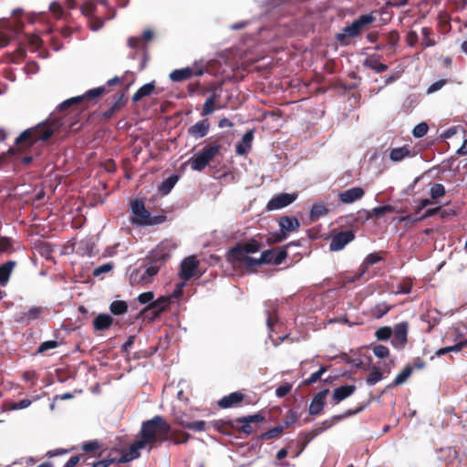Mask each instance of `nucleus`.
Returning a JSON list of instances; mask_svg holds the SVG:
<instances>
[{
	"label": "nucleus",
	"instance_id": "nucleus-50",
	"mask_svg": "<svg viewBox=\"0 0 467 467\" xmlns=\"http://www.w3.org/2000/svg\"><path fill=\"white\" fill-rule=\"evenodd\" d=\"M327 371V367H321L317 371L311 374V376L303 381V385L309 386L317 382L322 375Z\"/></svg>",
	"mask_w": 467,
	"mask_h": 467
},
{
	"label": "nucleus",
	"instance_id": "nucleus-56",
	"mask_svg": "<svg viewBox=\"0 0 467 467\" xmlns=\"http://www.w3.org/2000/svg\"><path fill=\"white\" fill-rule=\"evenodd\" d=\"M100 447L101 445L98 441H89L82 444V450L88 453L99 451Z\"/></svg>",
	"mask_w": 467,
	"mask_h": 467
},
{
	"label": "nucleus",
	"instance_id": "nucleus-30",
	"mask_svg": "<svg viewBox=\"0 0 467 467\" xmlns=\"http://www.w3.org/2000/svg\"><path fill=\"white\" fill-rule=\"evenodd\" d=\"M265 252H269L266 259L267 261H264V264H271L275 265H279L283 263V261L287 256V252L285 251V247H280L278 251L276 252L274 249H268Z\"/></svg>",
	"mask_w": 467,
	"mask_h": 467
},
{
	"label": "nucleus",
	"instance_id": "nucleus-35",
	"mask_svg": "<svg viewBox=\"0 0 467 467\" xmlns=\"http://www.w3.org/2000/svg\"><path fill=\"white\" fill-rule=\"evenodd\" d=\"M211 425L214 430L226 435L231 434L235 428L234 420H218L211 422Z\"/></svg>",
	"mask_w": 467,
	"mask_h": 467
},
{
	"label": "nucleus",
	"instance_id": "nucleus-63",
	"mask_svg": "<svg viewBox=\"0 0 467 467\" xmlns=\"http://www.w3.org/2000/svg\"><path fill=\"white\" fill-rule=\"evenodd\" d=\"M49 10L57 19L62 17L63 8L57 2L51 3L49 5Z\"/></svg>",
	"mask_w": 467,
	"mask_h": 467
},
{
	"label": "nucleus",
	"instance_id": "nucleus-27",
	"mask_svg": "<svg viewBox=\"0 0 467 467\" xmlns=\"http://www.w3.org/2000/svg\"><path fill=\"white\" fill-rule=\"evenodd\" d=\"M364 194L365 192L361 187H353L351 189L339 192L338 200L342 203L348 204L361 199L364 196Z\"/></svg>",
	"mask_w": 467,
	"mask_h": 467
},
{
	"label": "nucleus",
	"instance_id": "nucleus-18",
	"mask_svg": "<svg viewBox=\"0 0 467 467\" xmlns=\"http://www.w3.org/2000/svg\"><path fill=\"white\" fill-rule=\"evenodd\" d=\"M382 260H383V258H382V256H380V253H371V254H368L366 256V258L364 259V261L362 262V264L358 269V273L354 277L349 278L348 280V282L353 283L356 280H358L359 278H361L364 275V274L367 272V270L371 265H373Z\"/></svg>",
	"mask_w": 467,
	"mask_h": 467
},
{
	"label": "nucleus",
	"instance_id": "nucleus-28",
	"mask_svg": "<svg viewBox=\"0 0 467 467\" xmlns=\"http://www.w3.org/2000/svg\"><path fill=\"white\" fill-rule=\"evenodd\" d=\"M244 399V395L241 391L232 392L223 397L218 401V406L222 409H228L239 405Z\"/></svg>",
	"mask_w": 467,
	"mask_h": 467
},
{
	"label": "nucleus",
	"instance_id": "nucleus-23",
	"mask_svg": "<svg viewBox=\"0 0 467 467\" xmlns=\"http://www.w3.org/2000/svg\"><path fill=\"white\" fill-rule=\"evenodd\" d=\"M171 305V298L169 296H161L155 301H152L142 311L147 314L148 311H156L155 316H161V313L169 310Z\"/></svg>",
	"mask_w": 467,
	"mask_h": 467
},
{
	"label": "nucleus",
	"instance_id": "nucleus-31",
	"mask_svg": "<svg viewBox=\"0 0 467 467\" xmlns=\"http://www.w3.org/2000/svg\"><path fill=\"white\" fill-rule=\"evenodd\" d=\"M254 139V131L248 130L245 132L242 138L241 142H239L235 147V151L238 155H245L249 152L252 148V141Z\"/></svg>",
	"mask_w": 467,
	"mask_h": 467
},
{
	"label": "nucleus",
	"instance_id": "nucleus-57",
	"mask_svg": "<svg viewBox=\"0 0 467 467\" xmlns=\"http://www.w3.org/2000/svg\"><path fill=\"white\" fill-rule=\"evenodd\" d=\"M167 216L165 214L154 215L151 216L150 213V218L144 222V225H158L166 222Z\"/></svg>",
	"mask_w": 467,
	"mask_h": 467
},
{
	"label": "nucleus",
	"instance_id": "nucleus-36",
	"mask_svg": "<svg viewBox=\"0 0 467 467\" xmlns=\"http://www.w3.org/2000/svg\"><path fill=\"white\" fill-rule=\"evenodd\" d=\"M410 156H412V154L408 146L394 148L389 152V159L394 162L401 161Z\"/></svg>",
	"mask_w": 467,
	"mask_h": 467
},
{
	"label": "nucleus",
	"instance_id": "nucleus-64",
	"mask_svg": "<svg viewBox=\"0 0 467 467\" xmlns=\"http://www.w3.org/2000/svg\"><path fill=\"white\" fill-rule=\"evenodd\" d=\"M291 389H292V385L290 383H285L284 385L279 386L275 389V395L278 398H284L290 392Z\"/></svg>",
	"mask_w": 467,
	"mask_h": 467
},
{
	"label": "nucleus",
	"instance_id": "nucleus-14",
	"mask_svg": "<svg viewBox=\"0 0 467 467\" xmlns=\"http://www.w3.org/2000/svg\"><path fill=\"white\" fill-rule=\"evenodd\" d=\"M297 198L296 193H280L274 196L266 204L268 211L282 209L294 202Z\"/></svg>",
	"mask_w": 467,
	"mask_h": 467
},
{
	"label": "nucleus",
	"instance_id": "nucleus-1",
	"mask_svg": "<svg viewBox=\"0 0 467 467\" xmlns=\"http://www.w3.org/2000/svg\"><path fill=\"white\" fill-rule=\"evenodd\" d=\"M63 125L64 121L61 119H47L46 121L25 130L16 139L14 146L7 150V154H26L20 159V163L23 165L30 164L34 157L39 155L38 150L34 155L30 154L33 150H36V145L39 141L45 142L48 140L55 133L60 130Z\"/></svg>",
	"mask_w": 467,
	"mask_h": 467
},
{
	"label": "nucleus",
	"instance_id": "nucleus-33",
	"mask_svg": "<svg viewBox=\"0 0 467 467\" xmlns=\"http://www.w3.org/2000/svg\"><path fill=\"white\" fill-rule=\"evenodd\" d=\"M167 436L168 441H171L175 445L184 444L191 438V435L188 432L178 429H172L171 427V431Z\"/></svg>",
	"mask_w": 467,
	"mask_h": 467
},
{
	"label": "nucleus",
	"instance_id": "nucleus-51",
	"mask_svg": "<svg viewBox=\"0 0 467 467\" xmlns=\"http://www.w3.org/2000/svg\"><path fill=\"white\" fill-rule=\"evenodd\" d=\"M382 373L378 368H373L367 378V383L368 385H375L377 382L381 380Z\"/></svg>",
	"mask_w": 467,
	"mask_h": 467
},
{
	"label": "nucleus",
	"instance_id": "nucleus-47",
	"mask_svg": "<svg viewBox=\"0 0 467 467\" xmlns=\"http://www.w3.org/2000/svg\"><path fill=\"white\" fill-rule=\"evenodd\" d=\"M328 213V209L322 204H314L310 211V217L312 220H317L321 216L326 215Z\"/></svg>",
	"mask_w": 467,
	"mask_h": 467
},
{
	"label": "nucleus",
	"instance_id": "nucleus-12",
	"mask_svg": "<svg viewBox=\"0 0 467 467\" xmlns=\"http://www.w3.org/2000/svg\"><path fill=\"white\" fill-rule=\"evenodd\" d=\"M408 327L407 322H400L394 326L391 335V344L395 348H403L407 344Z\"/></svg>",
	"mask_w": 467,
	"mask_h": 467
},
{
	"label": "nucleus",
	"instance_id": "nucleus-32",
	"mask_svg": "<svg viewBox=\"0 0 467 467\" xmlns=\"http://www.w3.org/2000/svg\"><path fill=\"white\" fill-rule=\"evenodd\" d=\"M379 56L372 55L364 60L363 65L376 73H383L388 70V65L379 62Z\"/></svg>",
	"mask_w": 467,
	"mask_h": 467
},
{
	"label": "nucleus",
	"instance_id": "nucleus-39",
	"mask_svg": "<svg viewBox=\"0 0 467 467\" xmlns=\"http://www.w3.org/2000/svg\"><path fill=\"white\" fill-rule=\"evenodd\" d=\"M393 306L388 305L386 302L376 304L370 308V314L375 318H381L384 317Z\"/></svg>",
	"mask_w": 467,
	"mask_h": 467
},
{
	"label": "nucleus",
	"instance_id": "nucleus-13",
	"mask_svg": "<svg viewBox=\"0 0 467 467\" xmlns=\"http://www.w3.org/2000/svg\"><path fill=\"white\" fill-rule=\"evenodd\" d=\"M174 424L195 432H202L207 430L208 423L204 420L191 421L187 415H177L173 420Z\"/></svg>",
	"mask_w": 467,
	"mask_h": 467
},
{
	"label": "nucleus",
	"instance_id": "nucleus-59",
	"mask_svg": "<svg viewBox=\"0 0 467 467\" xmlns=\"http://www.w3.org/2000/svg\"><path fill=\"white\" fill-rule=\"evenodd\" d=\"M58 346V342L57 340H48L40 344L37 348L36 353L41 354L47 350L56 348Z\"/></svg>",
	"mask_w": 467,
	"mask_h": 467
},
{
	"label": "nucleus",
	"instance_id": "nucleus-45",
	"mask_svg": "<svg viewBox=\"0 0 467 467\" xmlns=\"http://www.w3.org/2000/svg\"><path fill=\"white\" fill-rule=\"evenodd\" d=\"M299 419V414L293 409L289 410L285 417L283 423L281 424L282 428L285 430L286 428L291 427L294 423L297 421Z\"/></svg>",
	"mask_w": 467,
	"mask_h": 467
},
{
	"label": "nucleus",
	"instance_id": "nucleus-54",
	"mask_svg": "<svg viewBox=\"0 0 467 467\" xmlns=\"http://www.w3.org/2000/svg\"><path fill=\"white\" fill-rule=\"evenodd\" d=\"M462 334L459 332L457 329L455 332V338L454 340L457 341L456 344H454V348H456V352H460L463 348H467V338L462 339Z\"/></svg>",
	"mask_w": 467,
	"mask_h": 467
},
{
	"label": "nucleus",
	"instance_id": "nucleus-15",
	"mask_svg": "<svg viewBox=\"0 0 467 467\" xmlns=\"http://www.w3.org/2000/svg\"><path fill=\"white\" fill-rule=\"evenodd\" d=\"M130 209L135 218L132 223L138 225H144V222L150 218V212L145 208V204L141 200H132L130 202Z\"/></svg>",
	"mask_w": 467,
	"mask_h": 467
},
{
	"label": "nucleus",
	"instance_id": "nucleus-20",
	"mask_svg": "<svg viewBox=\"0 0 467 467\" xmlns=\"http://www.w3.org/2000/svg\"><path fill=\"white\" fill-rule=\"evenodd\" d=\"M203 74L202 69H196L194 70L192 67H184L180 69H175L170 74V78L173 82H181L186 79H189L192 76H202Z\"/></svg>",
	"mask_w": 467,
	"mask_h": 467
},
{
	"label": "nucleus",
	"instance_id": "nucleus-2",
	"mask_svg": "<svg viewBox=\"0 0 467 467\" xmlns=\"http://www.w3.org/2000/svg\"><path fill=\"white\" fill-rule=\"evenodd\" d=\"M171 425L160 415L144 421L140 428L141 440L147 444L161 443L168 441Z\"/></svg>",
	"mask_w": 467,
	"mask_h": 467
},
{
	"label": "nucleus",
	"instance_id": "nucleus-34",
	"mask_svg": "<svg viewBox=\"0 0 467 467\" xmlns=\"http://www.w3.org/2000/svg\"><path fill=\"white\" fill-rule=\"evenodd\" d=\"M268 254H269V252H263L261 254V256L257 259L253 258L248 255V256L235 259L234 261L244 264L245 267L247 269L251 270L257 265H263L264 261H267L268 259H266V257H267Z\"/></svg>",
	"mask_w": 467,
	"mask_h": 467
},
{
	"label": "nucleus",
	"instance_id": "nucleus-48",
	"mask_svg": "<svg viewBox=\"0 0 467 467\" xmlns=\"http://www.w3.org/2000/svg\"><path fill=\"white\" fill-rule=\"evenodd\" d=\"M421 33H422V36H423V39H422V46L424 47H433L435 46L436 42L433 38L431 37V34H432V30L431 28L430 27H422L421 28Z\"/></svg>",
	"mask_w": 467,
	"mask_h": 467
},
{
	"label": "nucleus",
	"instance_id": "nucleus-40",
	"mask_svg": "<svg viewBox=\"0 0 467 467\" xmlns=\"http://www.w3.org/2000/svg\"><path fill=\"white\" fill-rule=\"evenodd\" d=\"M446 194L445 187L441 183H434L430 190V195L434 203H438V200Z\"/></svg>",
	"mask_w": 467,
	"mask_h": 467
},
{
	"label": "nucleus",
	"instance_id": "nucleus-60",
	"mask_svg": "<svg viewBox=\"0 0 467 467\" xmlns=\"http://www.w3.org/2000/svg\"><path fill=\"white\" fill-rule=\"evenodd\" d=\"M373 354L379 358H385L389 357V350L386 346L377 345L373 348Z\"/></svg>",
	"mask_w": 467,
	"mask_h": 467
},
{
	"label": "nucleus",
	"instance_id": "nucleus-8",
	"mask_svg": "<svg viewBox=\"0 0 467 467\" xmlns=\"http://www.w3.org/2000/svg\"><path fill=\"white\" fill-rule=\"evenodd\" d=\"M262 244L255 238H251L249 241L242 244H237L231 248L229 254L233 260L248 256L249 254H254L260 251Z\"/></svg>",
	"mask_w": 467,
	"mask_h": 467
},
{
	"label": "nucleus",
	"instance_id": "nucleus-9",
	"mask_svg": "<svg viewBox=\"0 0 467 467\" xmlns=\"http://www.w3.org/2000/svg\"><path fill=\"white\" fill-rule=\"evenodd\" d=\"M265 420V415L262 412H257L254 415H248L244 417L236 418L234 420L235 428L234 430L244 433L251 434L254 431L252 423L263 422Z\"/></svg>",
	"mask_w": 467,
	"mask_h": 467
},
{
	"label": "nucleus",
	"instance_id": "nucleus-19",
	"mask_svg": "<svg viewBox=\"0 0 467 467\" xmlns=\"http://www.w3.org/2000/svg\"><path fill=\"white\" fill-rule=\"evenodd\" d=\"M329 393L328 389H324L317 392L312 399L308 408L310 415H317L322 412L325 406V400L327 395Z\"/></svg>",
	"mask_w": 467,
	"mask_h": 467
},
{
	"label": "nucleus",
	"instance_id": "nucleus-58",
	"mask_svg": "<svg viewBox=\"0 0 467 467\" xmlns=\"http://www.w3.org/2000/svg\"><path fill=\"white\" fill-rule=\"evenodd\" d=\"M128 45L130 47L135 48V49H140V48L145 49L146 48L145 44L142 42V38L140 36L130 37L128 40Z\"/></svg>",
	"mask_w": 467,
	"mask_h": 467
},
{
	"label": "nucleus",
	"instance_id": "nucleus-5",
	"mask_svg": "<svg viewBox=\"0 0 467 467\" xmlns=\"http://www.w3.org/2000/svg\"><path fill=\"white\" fill-rule=\"evenodd\" d=\"M175 249V245L170 240L161 242L155 248H153L146 256L145 261L151 266L160 269L171 258V252Z\"/></svg>",
	"mask_w": 467,
	"mask_h": 467
},
{
	"label": "nucleus",
	"instance_id": "nucleus-55",
	"mask_svg": "<svg viewBox=\"0 0 467 467\" xmlns=\"http://www.w3.org/2000/svg\"><path fill=\"white\" fill-rule=\"evenodd\" d=\"M429 127L425 122L419 123L412 130V134L416 138H422L428 132Z\"/></svg>",
	"mask_w": 467,
	"mask_h": 467
},
{
	"label": "nucleus",
	"instance_id": "nucleus-37",
	"mask_svg": "<svg viewBox=\"0 0 467 467\" xmlns=\"http://www.w3.org/2000/svg\"><path fill=\"white\" fill-rule=\"evenodd\" d=\"M155 89V81H151L140 87L132 96V101L138 102L143 98L150 96Z\"/></svg>",
	"mask_w": 467,
	"mask_h": 467
},
{
	"label": "nucleus",
	"instance_id": "nucleus-26",
	"mask_svg": "<svg viewBox=\"0 0 467 467\" xmlns=\"http://www.w3.org/2000/svg\"><path fill=\"white\" fill-rule=\"evenodd\" d=\"M280 231L288 235L289 233L297 232L300 228V222L295 216H281L278 220Z\"/></svg>",
	"mask_w": 467,
	"mask_h": 467
},
{
	"label": "nucleus",
	"instance_id": "nucleus-44",
	"mask_svg": "<svg viewBox=\"0 0 467 467\" xmlns=\"http://www.w3.org/2000/svg\"><path fill=\"white\" fill-rule=\"evenodd\" d=\"M178 175H171L162 182L160 186V192L162 194H168L178 182Z\"/></svg>",
	"mask_w": 467,
	"mask_h": 467
},
{
	"label": "nucleus",
	"instance_id": "nucleus-16",
	"mask_svg": "<svg viewBox=\"0 0 467 467\" xmlns=\"http://www.w3.org/2000/svg\"><path fill=\"white\" fill-rule=\"evenodd\" d=\"M199 266V261L194 256L185 258L181 264L180 276L184 281H189L195 275Z\"/></svg>",
	"mask_w": 467,
	"mask_h": 467
},
{
	"label": "nucleus",
	"instance_id": "nucleus-46",
	"mask_svg": "<svg viewBox=\"0 0 467 467\" xmlns=\"http://www.w3.org/2000/svg\"><path fill=\"white\" fill-rule=\"evenodd\" d=\"M412 288V279L410 277L403 278L398 285H397V294H410Z\"/></svg>",
	"mask_w": 467,
	"mask_h": 467
},
{
	"label": "nucleus",
	"instance_id": "nucleus-3",
	"mask_svg": "<svg viewBox=\"0 0 467 467\" xmlns=\"http://www.w3.org/2000/svg\"><path fill=\"white\" fill-rule=\"evenodd\" d=\"M223 135H217L215 137H211L209 140L210 144L205 145L197 154L192 156L189 160V163L191 168L196 171H203L206 166L213 161V159L219 155L220 150L222 149V144L220 143Z\"/></svg>",
	"mask_w": 467,
	"mask_h": 467
},
{
	"label": "nucleus",
	"instance_id": "nucleus-61",
	"mask_svg": "<svg viewBox=\"0 0 467 467\" xmlns=\"http://www.w3.org/2000/svg\"><path fill=\"white\" fill-rule=\"evenodd\" d=\"M118 463L117 457L113 456L112 453L108 458L93 463V467H109L110 464Z\"/></svg>",
	"mask_w": 467,
	"mask_h": 467
},
{
	"label": "nucleus",
	"instance_id": "nucleus-62",
	"mask_svg": "<svg viewBox=\"0 0 467 467\" xmlns=\"http://www.w3.org/2000/svg\"><path fill=\"white\" fill-rule=\"evenodd\" d=\"M96 11V5L92 2H85L81 5V12L86 16H91Z\"/></svg>",
	"mask_w": 467,
	"mask_h": 467
},
{
	"label": "nucleus",
	"instance_id": "nucleus-22",
	"mask_svg": "<svg viewBox=\"0 0 467 467\" xmlns=\"http://www.w3.org/2000/svg\"><path fill=\"white\" fill-rule=\"evenodd\" d=\"M367 405L368 403H363L358 406L356 409H348L342 414L334 415L331 419L324 420L321 425H326L327 428L329 429L340 420L361 412L367 407Z\"/></svg>",
	"mask_w": 467,
	"mask_h": 467
},
{
	"label": "nucleus",
	"instance_id": "nucleus-25",
	"mask_svg": "<svg viewBox=\"0 0 467 467\" xmlns=\"http://www.w3.org/2000/svg\"><path fill=\"white\" fill-rule=\"evenodd\" d=\"M45 311L46 308L43 306H32L27 311L21 312L16 318V322L29 324L31 321L39 319Z\"/></svg>",
	"mask_w": 467,
	"mask_h": 467
},
{
	"label": "nucleus",
	"instance_id": "nucleus-24",
	"mask_svg": "<svg viewBox=\"0 0 467 467\" xmlns=\"http://www.w3.org/2000/svg\"><path fill=\"white\" fill-rule=\"evenodd\" d=\"M210 126L208 119H201L188 129V134L195 140L202 139L208 134Z\"/></svg>",
	"mask_w": 467,
	"mask_h": 467
},
{
	"label": "nucleus",
	"instance_id": "nucleus-38",
	"mask_svg": "<svg viewBox=\"0 0 467 467\" xmlns=\"http://www.w3.org/2000/svg\"><path fill=\"white\" fill-rule=\"evenodd\" d=\"M16 266V262L8 261L0 265V285H5L9 280L10 275Z\"/></svg>",
	"mask_w": 467,
	"mask_h": 467
},
{
	"label": "nucleus",
	"instance_id": "nucleus-29",
	"mask_svg": "<svg viewBox=\"0 0 467 467\" xmlns=\"http://www.w3.org/2000/svg\"><path fill=\"white\" fill-rule=\"evenodd\" d=\"M114 319L109 314H99L93 320L94 331H104L109 329L113 324Z\"/></svg>",
	"mask_w": 467,
	"mask_h": 467
},
{
	"label": "nucleus",
	"instance_id": "nucleus-41",
	"mask_svg": "<svg viewBox=\"0 0 467 467\" xmlns=\"http://www.w3.org/2000/svg\"><path fill=\"white\" fill-rule=\"evenodd\" d=\"M411 373H412V368L410 365L406 366L403 368V370L397 375V377L392 381V383L389 385V387H397L399 385L403 384L408 379V378L411 375Z\"/></svg>",
	"mask_w": 467,
	"mask_h": 467
},
{
	"label": "nucleus",
	"instance_id": "nucleus-21",
	"mask_svg": "<svg viewBox=\"0 0 467 467\" xmlns=\"http://www.w3.org/2000/svg\"><path fill=\"white\" fill-rule=\"evenodd\" d=\"M357 389L355 385H343L334 389L331 402L333 405H337L346 399L349 398Z\"/></svg>",
	"mask_w": 467,
	"mask_h": 467
},
{
	"label": "nucleus",
	"instance_id": "nucleus-10",
	"mask_svg": "<svg viewBox=\"0 0 467 467\" xmlns=\"http://www.w3.org/2000/svg\"><path fill=\"white\" fill-rule=\"evenodd\" d=\"M146 446L147 444L141 439L134 441L129 449L122 450L119 452L120 455L119 457H117L118 463L130 462L138 459L140 456V451L144 449Z\"/></svg>",
	"mask_w": 467,
	"mask_h": 467
},
{
	"label": "nucleus",
	"instance_id": "nucleus-4",
	"mask_svg": "<svg viewBox=\"0 0 467 467\" xmlns=\"http://www.w3.org/2000/svg\"><path fill=\"white\" fill-rule=\"evenodd\" d=\"M376 20L374 12L369 14L361 15L355 19L350 25L345 26L342 32L336 35V40L341 46H348L350 44L349 39L358 36L370 24Z\"/></svg>",
	"mask_w": 467,
	"mask_h": 467
},
{
	"label": "nucleus",
	"instance_id": "nucleus-11",
	"mask_svg": "<svg viewBox=\"0 0 467 467\" xmlns=\"http://www.w3.org/2000/svg\"><path fill=\"white\" fill-rule=\"evenodd\" d=\"M355 239L353 230L341 231L331 236L329 250L333 252L342 250L348 244Z\"/></svg>",
	"mask_w": 467,
	"mask_h": 467
},
{
	"label": "nucleus",
	"instance_id": "nucleus-53",
	"mask_svg": "<svg viewBox=\"0 0 467 467\" xmlns=\"http://www.w3.org/2000/svg\"><path fill=\"white\" fill-rule=\"evenodd\" d=\"M286 238H287V235L285 234V233H283L282 231H280L278 233H273L268 236L267 244L270 245L278 244V243L285 241Z\"/></svg>",
	"mask_w": 467,
	"mask_h": 467
},
{
	"label": "nucleus",
	"instance_id": "nucleus-49",
	"mask_svg": "<svg viewBox=\"0 0 467 467\" xmlns=\"http://www.w3.org/2000/svg\"><path fill=\"white\" fill-rule=\"evenodd\" d=\"M394 212H395V208L389 204L377 206V207L373 208L371 211L372 214L378 218L385 213H391Z\"/></svg>",
	"mask_w": 467,
	"mask_h": 467
},
{
	"label": "nucleus",
	"instance_id": "nucleus-43",
	"mask_svg": "<svg viewBox=\"0 0 467 467\" xmlns=\"http://www.w3.org/2000/svg\"><path fill=\"white\" fill-rule=\"evenodd\" d=\"M283 431H284V429L282 428V426L278 425V426H275V427L268 430L265 432L261 433L259 438L262 441H268V440H272V439H276V438H279L282 435Z\"/></svg>",
	"mask_w": 467,
	"mask_h": 467
},
{
	"label": "nucleus",
	"instance_id": "nucleus-17",
	"mask_svg": "<svg viewBox=\"0 0 467 467\" xmlns=\"http://www.w3.org/2000/svg\"><path fill=\"white\" fill-rule=\"evenodd\" d=\"M326 430H327V426L326 425H321V426L317 427V429H315L313 431L299 433V437H300L301 440L297 442L298 451L294 455V457H298L303 452V451L306 449L307 444L316 436H317L318 434H320L321 432H323Z\"/></svg>",
	"mask_w": 467,
	"mask_h": 467
},
{
	"label": "nucleus",
	"instance_id": "nucleus-7",
	"mask_svg": "<svg viewBox=\"0 0 467 467\" xmlns=\"http://www.w3.org/2000/svg\"><path fill=\"white\" fill-rule=\"evenodd\" d=\"M106 91L105 87H99L93 89H89L82 96H78L65 100L59 105L60 110H65L72 105H78L80 103H87V105L98 98H99Z\"/></svg>",
	"mask_w": 467,
	"mask_h": 467
},
{
	"label": "nucleus",
	"instance_id": "nucleus-42",
	"mask_svg": "<svg viewBox=\"0 0 467 467\" xmlns=\"http://www.w3.org/2000/svg\"><path fill=\"white\" fill-rule=\"evenodd\" d=\"M110 312L115 316H120L128 311V304L122 300L113 301L109 306Z\"/></svg>",
	"mask_w": 467,
	"mask_h": 467
},
{
	"label": "nucleus",
	"instance_id": "nucleus-52",
	"mask_svg": "<svg viewBox=\"0 0 467 467\" xmlns=\"http://www.w3.org/2000/svg\"><path fill=\"white\" fill-rule=\"evenodd\" d=\"M391 335L392 330L389 327H382L379 328L375 333L378 340H387L391 337Z\"/></svg>",
	"mask_w": 467,
	"mask_h": 467
},
{
	"label": "nucleus",
	"instance_id": "nucleus-6",
	"mask_svg": "<svg viewBox=\"0 0 467 467\" xmlns=\"http://www.w3.org/2000/svg\"><path fill=\"white\" fill-rule=\"evenodd\" d=\"M145 269L136 268L130 274V284L131 285H145L152 282L153 277L159 273L157 267L151 266L146 262Z\"/></svg>",
	"mask_w": 467,
	"mask_h": 467
}]
</instances>
